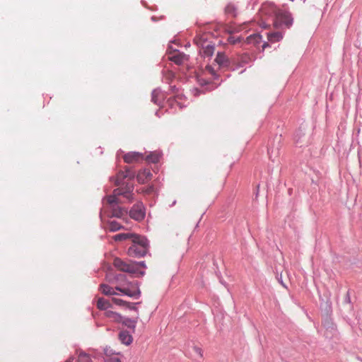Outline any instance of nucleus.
Listing matches in <instances>:
<instances>
[{"label": "nucleus", "instance_id": "f257e3e1", "mask_svg": "<svg viewBox=\"0 0 362 362\" xmlns=\"http://www.w3.org/2000/svg\"><path fill=\"white\" fill-rule=\"evenodd\" d=\"M132 245L128 249L127 254L129 257L139 258L144 257L148 252V242L147 239L141 235H136L133 239Z\"/></svg>", "mask_w": 362, "mask_h": 362}, {"label": "nucleus", "instance_id": "b1692460", "mask_svg": "<svg viewBox=\"0 0 362 362\" xmlns=\"http://www.w3.org/2000/svg\"><path fill=\"white\" fill-rule=\"evenodd\" d=\"M162 93L159 90H154L151 94V101L158 105L160 103V98L162 96Z\"/></svg>", "mask_w": 362, "mask_h": 362}, {"label": "nucleus", "instance_id": "cd10ccee", "mask_svg": "<svg viewBox=\"0 0 362 362\" xmlns=\"http://www.w3.org/2000/svg\"><path fill=\"white\" fill-rule=\"evenodd\" d=\"M106 362H121L117 356H112L106 359Z\"/></svg>", "mask_w": 362, "mask_h": 362}, {"label": "nucleus", "instance_id": "ddd939ff", "mask_svg": "<svg viewBox=\"0 0 362 362\" xmlns=\"http://www.w3.org/2000/svg\"><path fill=\"white\" fill-rule=\"evenodd\" d=\"M136 234L132 233H119L113 236V239L115 241H123L126 240H131L136 238Z\"/></svg>", "mask_w": 362, "mask_h": 362}, {"label": "nucleus", "instance_id": "a211bd4d", "mask_svg": "<svg viewBox=\"0 0 362 362\" xmlns=\"http://www.w3.org/2000/svg\"><path fill=\"white\" fill-rule=\"evenodd\" d=\"M100 290L103 294L106 296H113L116 294L115 289L107 284H101L100 286Z\"/></svg>", "mask_w": 362, "mask_h": 362}, {"label": "nucleus", "instance_id": "423d86ee", "mask_svg": "<svg viewBox=\"0 0 362 362\" xmlns=\"http://www.w3.org/2000/svg\"><path fill=\"white\" fill-rule=\"evenodd\" d=\"M129 216L136 221H141L145 216V209L142 202L134 204L129 211Z\"/></svg>", "mask_w": 362, "mask_h": 362}, {"label": "nucleus", "instance_id": "0eeeda50", "mask_svg": "<svg viewBox=\"0 0 362 362\" xmlns=\"http://www.w3.org/2000/svg\"><path fill=\"white\" fill-rule=\"evenodd\" d=\"M135 177V173L130 170L129 168H125V171H120L117 175L115 185H119L122 183L123 180L127 178L129 180H133Z\"/></svg>", "mask_w": 362, "mask_h": 362}, {"label": "nucleus", "instance_id": "20e7f679", "mask_svg": "<svg viewBox=\"0 0 362 362\" xmlns=\"http://www.w3.org/2000/svg\"><path fill=\"white\" fill-rule=\"evenodd\" d=\"M113 264L117 269L129 274H135L139 270V263L135 262H124L120 258H115Z\"/></svg>", "mask_w": 362, "mask_h": 362}, {"label": "nucleus", "instance_id": "7c9ffc66", "mask_svg": "<svg viewBox=\"0 0 362 362\" xmlns=\"http://www.w3.org/2000/svg\"><path fill=\"white\" fill-rule=\"evenodd\" d=\"M206 70L208 71L212 75L215 74V71H214V69L211 66H206Z\"/></svg>", "mask_w": 362, "mask_h": 362}, {"label": "nucleus", "instance_id": "4c0bfd02", "mask_svg": "<svg viewBox=\"0 0 362 362\" xmlns=\"http://www.w3.org/2000/svg\"><path fill=\"white\" fill-rule=\"evenodd\" d=\"M65 362H72V359H71V358H69V359H68L67 361H66Z\"/></svg>", "mask_w": 362, "mask_h": 362}, {"label": "nucleus", "instance_id": "c9c22d12", "mask_svg": "<svg viewBox=\"0 0 362 362\" xmlns=\"http://www.w3.org/2000/svg\"><path fill=\"white\" fill-rule=\"evenodd\" d=\"M123 277H124V276L120 274V275L117 276V279H119V278H123Z\"/></svg>", "mask_w": 362, "mask_h": 362}, {"label": "nucleus", "instance_id": "9b49d317", "mask_svg": "<svg viewBox=\"0 0 362 362\" xmlns=\"http://www.w3.org/2000/svg\"><path fill=\"white\" fill-rule=\"evenodd\" d=\"M119 339L124 345H129L133 341L132 336L127 330H122L119 333Z\"/></svg>", "mask_w": 362, "mask_h": 362}, {"label": "nucleus", "instance_id": "72a5a7b5", "mask_svg": "<svg viewBox=\"0 0 362 362\" xmlns=\"http://www.w3.org/2000/svg\"><path fill=\"white\" fill-rule=\"evenodd\" d=\"M269 46V44L267 42H264L262 45L263 49H264L267 47Z\"/></svg>", "mask_w": 362, "mask_h": 362}, {"label": "nucleus", "instance_id": "f8f14e48", "mask_svg": "<svg viewBox=\"0 0 362 362\" xmlns=\"http://www.w3.org/2000/svg\"><path fill=\"white\" fill-rule=\"evenodd\" d=\"M127 214V211L117 205L111 207V216L117 218H122Z\"/></svg>", "mask_w": 362, "mask_h": 362}, {"label": "nucleus", "instance_id": "6ab92c4d", "mask_svg": "<svg viewBox=\"0 0 362 362\" xmlns=\"http://www.w3.org/2000/svg\"><path fill=\"white\" fill-rule=\"evenodd\" d=\"M137 319L138 317L135 319L122 317V320L121 322L127 327L134 329L137 323Z\"/></svg>", "mask_w": 362, "mask_h": 362}, {"label": "nucleus", "instance_id": "473e14b6", "mask_svg": "<svg viewBox=\"0 0 362 362\" xmlns=\"http://www.w3.org/2000/svg\"><path fill=\"white\" fill-rule=\"evenodd\" d=\"M228 41H229L230 43H232V44H235V42H236V41H235V40H233V37H231L228 38Z\"/></svg>", "mask_w": 362, "mask_h": 362}, {"label": "nucleus", "instance_id": "4be33fe9", "mask_svg": "<svg viewBox=\"0 0 362 362\" xmlns=\"http://www.w3.org/2000/svg\"><path fill=\"white\" fill-rule=\"evenodd\" d=\"M160 155L157 152H152L148 156H146V161L152 163H156L160 160Z\"/></svg>", "mask_w": 362, "mask_h": 362}, {"label": "nucleus", "instance_id": "39448f33", "mask_svg": "<svg viewBox=\"0 0 362 362\" xmlns=\"http://www.w3.org/2000/svg\"><path fill=\"white\" fill-rule=\"evenodd\" d=\"M115 289L124 295L136 299L139 298L141 295L139 283L137 281L129 282L127 286H116Z\"/></svg>", "mask_w": 362, "mask_h": 362}, {"label": "nucleus", "instance_id": "f3484780", "mask_svg": "<svg viewBox=\"0 0 362 362\" xmlns=\"http://www.w3.org/2000/svg\"><path fill=\"white\" fill-rule=\"evenodd\" d=\"M96 305L97 308L101 310H106L107 308L112 307L111 303L103 298H99L98 299Z\"/></svg>", "mask_w": 362, "mask_h": 362}, {"label": "nucleus", "instance_id": "5701e85b", "mask_svg": "<svg viewBox=\"0 0 362 362\" xmlns=\"http://www.w3.org/2000/svg\"><path fill=\"white\" fill-rule=\"evenodd\" d=\"M122 228V226L115 221H111L108 223L107 228L110 231L115 232Z\"/></svg>", "mask_w": 362, "mask_h": 362}, {"label": "nucleus", "instance_id": "c756f323", "mask_svg": "<svg viewBox=\"0 0 362 362\" xmlns=\"http://www.w3.org/2000/svg\"><path fill=\"white\" fill-rule=\"evenodd\" d=\"M260 26L262 27L263 28H267L268 27L270 26V23L269 22L262 21L260 23Z\"/></svg>", "mask_w": 362, "mask_h": 362}, {"label": "nucleus", "instance_id": "2eb2a0df", "mask_svg": "<svg viewBox=\"0 0 362 362\" xmlns=\"http://www.w3.org/2000/svg\"><path fill=\"white\" fill-rule=\"evenodd\" d=\"M215 62L221 66H227L228 65V57L223 52L217 54Z\"/></svg>", "mask_w": 362, "mask_h": 362}, {"label": "nucleus", "instance_id": "c85d7f7f", "mask_svg": "<svg viewBox=\"0 0 362 362\" xmlns=\"http://www.w3.org/2000/svg\"><path fill=\"white\" fill-rule=\"evenodd\" d=\"M234 11H235V8L231 5H228L226 8V12L228 13H232L234 12Z\"/></svg>", "mask_w": 362, "mask_h": 362}, {"label": "nucleus", "instance_id": "412c9836", "mask_svg": "<svg viewBox=\"0 0 362 362\" xmlns=\"http://www.w3.org/2000/svg\"><path fill=\"white\" fill-rule=\"evenodd\" d=\"M262 37L259 34H255L250 35L247 37L248 43H253L254 45H258L262 42Z\"/></svg>", "mask_w": 362, "mask_h": 362}, {"label": "nucleus", "instance_id": "9d476101", "mask_svg": "<svg viewBox=\"0 0 362 362\" xmlns=\"http://www.w3.org/2000/svg\"><path fill=\"white\" fill-rule=\"evenodd\" d=\"M151 177H152V174L150 172V170H147V169H144L142 170H140L136 175V179H137L138 182L141 184H144V183L148 182V180H150L151 179Z\"/></svg>", "mask_w": 362, "mask_h": 362}, {"label": "nucleus", "instance_id": "a878e982", "mask_svg": "<svg viewBox=\"0 0 362 362\" xmlns=\"http://www.w3.org/2000/svg\"><path fill=\"white\" fill-rule=\"evenodd\" d=\"M78 362H91V359L88 354L81 353L78 357Z\"/></svg>", "mask_w": 362, "mask_h": 362}, {"label": "nucleus", "instance_id": "1a4fd4ad", "mask_svg": "<svg viewBox=\"0 0 362 362\" xmlns=\"http://www.w3.org/2000/svg\"><path fill=\"white\" fill-rule=\"evenodd\" d=\"M123 159L127 163H138L144 159V156L138 152H129L123 156Z\"/></svg>", "mask_w": 362, "mask_h": 362}, {"label": "nucleus", "instance_id": "7ed1b4c3", "mask_svg": "<svg viewBox=\"0 0 362 362\" xmlns=\"http://www.w3.org/2000/svg\"><path fill=\"white\" fill-rule=\"evenodd\" d=\"M271 21L275 28H289L292 25L291 14L284 11H278L274 17H272Z\"/></svg>", "mask_w": 362, "mask_h": 362}, {"label": "nucleus", "instance_id": "e433bc0d", "mask_svg": "<svg viewBox=\"0 0 362 362\" xmlns=\"http://www.w3.org/2000/svg\"><path fill=\"white\" fill-rule=\"evenodd\" d=\"M268 152H269V154L270 155V157H272L271 153H272V151L271 152V150L269 148V149H268Z\"/></svg>", "mask_w": 362, "mask_h": 362}, {"label": "nucleus", "instance_id": "58836bf2", "mask_svg": "<svg viewBox=\"0 0 362 362\" xmlns=\"http://www.w3.org/2000/svg\"><path fill=\"white\" fill-rule=\"evenodd\" d=\"M139 264H140L141 265H142V266H144V262H140Z\"/></svg>", "mask_w": 362, "mask_h": 362}, {"label": "nucleus", "instance_id": "aec40b11", "mask_svg": "<svg viewBox=\"0 0 362 362\" xmlns=\"http://www.w3.org/2000/svg\"><path fill=\"white\" fill-rule=\"evenodd\" d=\"M282 38V35L279 32L268 33L267 39L271 42H279Z\"/></svg>", "mask_w": 362, "mask_h": 362}, {"label": "nucleus", "instance_id": "bb28decb", "mask_svg": "<svg viewBox=\"0 0 362 362\" xmlns=\"http://www.w3.org/2000/svg\"><path fill=\"white\" fill-rule=\"evenodd\" d=\"M153 190V187H142L138 189V192L140 193H144V194H151Z\"/></svg>", "mask_w": 362, "mask_h": 362}, {"label": "nucleus", "instance_id": "4468645a", "mask_svg": "<svg viewBox=\"0 0 362 362\" xmlns=\"http://www.w3.org/2000/svg\"><path fill=\"white\" fill-rule=\"evenodd\" d=\"M105 315L112 322H121L122 320V316L120 314L113 312L112 310H107L105 313Z\"/></svg>", "mask_w": 362, "mask_h": 362}, {"label": "nucleus", "instance_id": "393cba45", "mask_svg": "<svg viewBox=\"0 0 362 362\" xmlns=\"http://www.w3.org/2000/svg\"><path fill=\"white\" fill-rule=\"evenodd\" d=\"M214 52V47L210 45H207L206 47H203L202 53L204 57H211Z\"/></svg>", "mask_w": 362, "mask_h": 362}, {"label": "nucleus", "instance_id": "f03ea898", "mask_svg": "<svg viewBox=\"0 0 362 362\" xmlns=\"http://www.w3.org/2000/svg\"><path fill=\"white\" fill-rule=\"evenodd\" d=\"M134 189L133 185H127L125 187H120L115 189L112 195L106 197L107 203L110 205V207L117 205L119 203L118 196L122 195L129 201L133 200V194L132 193Z\"/></svg>", "mask_w": 362, "mask_h": 362}, {"label": "nucleus", "instance_id": "2f4dec72", "mask_svg": "<svg viewBox=\"0 0 362 362\" xmlns=\"http://www.w3.org/2000/svg\"><path fill=\"white\" fill-rule=\"evenodd\" d=\"M194 350L200 356H202V349H201L195 347Z\"/></svg>", "mask_w": 362, "mask_h": 362}, {"label": "nucleus", "instance_id": "6e6552de", "mask_svg": "<svg viewBox=\"0 0 362 362\" xmlns=\"http://www.w3.org/2000/svg\"><path fill=\"white\" fill-rule=\"evenodd\" d=\"M168 59L170 61L175 62L176 64L180 65V64H182L183 62H185V61H187L188 57L183 53L175 51L168 54Z\"/></svg>", "mask_w": 362, "mask_h": 362}, {"label": "nucleus", "instance_id": "f704fd0d", "mask_svg": "<svg viewBox=\"0 0 362 362\" xmlns=\"http://www.w3.org/2000/svg\"><path fill=\"white\" fill-rule=\"evenodd\" d=\"M168 75H169V78H171V77H173V76H174L173 73V72H171V71H169V72H168Z\"/></svg>", "mask_w": 362, "mask_h": 362}, {"label": "nucleus", "instance_id": "dca6fc26", "mask_svg": "<svg viewBox=\"0 0 362 362\" xmlns=\"http://www.w3.org/2000/svg\"><path fill=\"white\" fill-rule=\"evenodd\" d=\"M112 301L119 306H126L127 308L132 309V310H136V308L134 305V303H130L128 302H126L122 299L117 298H112Z\"/></svg>", "mask_w": 362, "mask_h": 362}]
</instances>
